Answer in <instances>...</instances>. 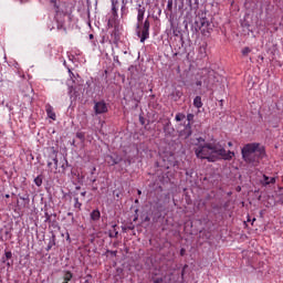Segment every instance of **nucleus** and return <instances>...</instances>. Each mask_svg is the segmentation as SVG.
I'll list each match as a JSON object with an SVG mask.
<instances>
[{
  "instance_id": "43",
  "label": "nucleus",
  "mask_w": 283,
  "mask_h": 283,
  "mask_svg": "<svg viewBox=\"0 0 283 283\" xmlns=\"http://www.w3.org/2000/svg\"><path fill=\"white\" fill-rule=\"evenodd\" d=\"M46 217H48L46 219L50 220V214L46 213Z\"/></svg>"
},
{
  "instance_id": "11",
  "label": "nucleus",
  "mask_w": 283,
  "mask_h": 283,
  "mask_svg": "<svg viewBox=\"0 0 283 283\" xmlns=\"http://www.w3.org/2000/svg\"><path fill=\"white\" fill-rule=\"evenodd\" d=\"M275 177H269L266 175H263V181L262 185L263 187H268V185H275Z\"/></svg>"
},
{
  "instance_id": "23",
  "label": "nucleus",
  "mask_w": 283,
  "mask_h": 283,
  "mask_svg": "<svg viewBox=\"0 0 283 283\" xmlns=\"http://www.w3.org/2000/svg\"><path fill=\"white\" fill-rule=\"evenodd\" d=\"M241 54L243 56H249V54H251V48H249V46L243 48L241 51Z\"/></svg>"
},
{
  "instance_id": "34",
  "label": "nucleus",
  "mask_w": 283,
  "mask_h": 283,
  "mask_svg": "<svg viewBox=\"0 0 283 283\" xmlns=\"http://www.w3.org/2000/svg\"><path fill=\"white\" fill-rule=\"evenodd\" d=\"M228 147H233V143H232V142H229V143H228Z\"/></svg>"
},
{
  "instance_id": "9",
  "label": "nucleus",
  "mask_w": 283,
  "mask_h": 283,
  "mask_svg": "<svg viewBox=\"0 0 283 283\" xmlns=\"http://www.w3.org/2000/svg\"><path fill=\"white\" fill-rule=\"evenodd\" d=\"M45 112L48 117L51 118V120H56V113H54V107H52V105L46 104Z\"/></svg>"
},
{
  "instance_id": "22",
  "label": "nucleus",
  "mask_w": 283,
  "mask_h": 283,
  "mask_svg": "<svg viewBox=\"0 0 283 283\" xmlns=\"http://www.w3.org/2000/svg\"><path fill=\"white\" fill-rule=\"evenodd\" d=\"M81 207H83V203H81L78 201V197L74 198V209H77L78 211H81Z\"/></svg>"
},
{
  "instance_id": "25",
  "label": "nucleus",
  "mask_w": 283,
  "mask_h": 283,
  "mask_svg": "<svg viewBox=\"0 0 283 283\" xmlns=\"http://www.w3.org/2000/svg\"><path fill=\"white\" fill-rule=\"evenodd\" d=\"M34 184L36 185V187H41L43 185V179L41 177H36L34 179Z\"/></svg>"
},
{
  "instance_id": "44",
  "label": "nucleus",
  "mask_w": 283,
  "mask_h": 283,
  "mask_svg": "<svg viewBox=\"0 0 283 283\" xmlns=\"http://www.w3.org/2000/svg\"><path fill=\"white\" fill-rule=\"evenodd\" d=\"M67 216H73V213H72V212H69Z\"/></svg>"
},
{
  "instance_id": "20",
  "label": "nucleus",
  "mask_w": 283,
  "mask_h": 283,
  "mask_svg": "<svg viewBox=\"0 0 283 283\" xmlns=\"http://www.w3.org/2000/svg\"><path fill=\"white\" fill-rule=\"evenodd\" d=\"M107 163L111 165V167H114V165H118V163H120V159H116L113 156H107Z\"/></svg>"
},
{
  "instance_id": "1",
  "label": "nucleus",
  "mask_w": 283,
  "mask_h": 283,
  "mask_svg": "<svg viewBox=\"0 0 283 283\" xmlns=\"http://www.w3.org/2000/svg\"><path fill=\"white\" fill-rule=\"evenodd\" d=\"M193 150L197 158L200 160H207L208 163H216L220 157L223 158V160H232L235 156V153L231 150L227 151V149H224L220 144H200L197 145Z\"/></svg>"
},
{
  "instance_id": "40",
  "label": "nucleus",
  "mask_w": 283,
  "mask_h": 283,
  "mask_svg": "<svg viewBox=\"0 0 283 283\" xmlns=\"http://www.w3.org/2000/svg\"><path fill=\"white\" fill-rule=\"evenodd\" d=\"M90 39H91V40L94 39V34H90Z\"/></svg>"
},
{
  "instance_id": "38",
  "label": "nucleus",
  "mask_w": 283,
  "mask_h": 283,
  "mask_svg": "<svg viewBox=\"0 0 283 283\" xmlns=\"http://www.w3.org/2000/svg\"><path fill=\"white\" fill-rule=\"evenodd\" d=\"M142 125H145V120H143V117H140Z\"/></svg>"
},
{
  "instance_id": "26",
  "label": "nucleus",
  "mask_w": 283,
  "mask_h": 283,
  "mask_svg": "<svg viewBox=\"0 0 283 283\" xmlns=\"http://www.w3.org/2000/svg\"><path fill=\"white\" fill-rule=\"evenodd\" d=\"M167 8H168L169 10H171V8H174V3H172L171 1H169L168 4H167Z\"/></svg>"
},
{
  "instance_id": "2",
  "label": "nucleus",
  "mask_w": 283,
  "mask_h": 283,
  "mask_svg": "<svg viewBox=\"0 0 283 283\" xmlns=\"http://www.w3.org/2000/svg\"><path fill=\"white\" fill-rule=\"evenodd\" d=\"M51 6L54 8V20L57 23V30L63 29L65 23V17L72 14V4L67 2H56V0H49Z\"/></svg>"
},
{
  "instance_id": "15",
  "label": "nucleus",
  "mask_w": 283,
  "mask_h": 283,
  "mask_svg": "<svg viewBox=\"0 0 283 283\" xmlns=\"http://www.w3.org/2000/svg\"><path fill=\"white\" fill-rule=\"evenodd\" d=\"M118 0H113L112 1V12H113V17H118Z\"/></svg>"
},
{
  "instance_id": "4",
  "label": "nucleus",
  "mask_w": 283,
  "mask_h": 283,
  "mask_svg": "<svg viewBox=\"0 0 283 283\" xmlns=\"http://www.w3.org/2000/svg\"><path fill=\"white\" fill-rule=\"evenodd\" d=\"M151 24L149 22V18H147L144 22H138L136 27L137 36L140 39V43H145L147 39H149V29Z\"/></svg>"
},
{
  "instance_id": "7",
  "label": "nucleus",
  "mask_w": 283,
  "mask_h": 283,
  "mask_svg": "<svg viewBox=\"0 0 283 283\" xmlns=\"http://www.w3.org/2000/svg\"><path fill=\"white\" fill-rule=\"evenodd\" d=\"M94 112H95L96 116H98L101 114H107V104L103 101L96 102L94 105Z\"/></svg>"
},
{
  "instance_id": "42",
  "label": "nucleus",
  "mask_w": 283,
  "mask_h": 283,
  "mask_svg": "<svg viewBox=\"0 0 283 283\" xmlns=\"http://www.w3.org/2000/svg\"><path fill=\"white\" fill-rule=\"evenodd\" d=\"M125 10V6L122 7V12Z\"/></svg>"
},
{
  "instance_id": "27",
  "label": "nucleus",
  "mask_w": 283,
  "mask_h": 283,
  "mask_svg": "<svg viewBox=\"0 0 283 283\" xmlns=\"http://www.w3.org/2000/svg\"><path fill=\"white\" fill-rule=\"evenodd\" d=\"M196 85H197V87H202V81H197Z\"/></svg>"
},
{
  "instance_id": "5",
  "label": "nucleus",
  "mask_w": 283,
  "mask_h": 283,
  "mask_svg": "<svg viewBox=\"0 0 283 283\" xmlns=\"http://www.w3.org/2000/svg\"><path fill=\"white\" fill-rule=\"evenodd\" d=\"M177 132L180 136V138H189L193 134V130L191 129V124H179L177 126Z\"/></svg>"
},
{
  "instance_id": "12",
  "label": "nucleus",
  "mask_w": 283,
  "mask_h": 283,
  "mask_svg": "<svg viewBox=\"0 0 283 283\" xmlns=\"http://www.w3.org/2000/svg\"><path fill=\"white\" fill-rule=\"evenodd\" d=\"M118 25H120V23H118V20L116 19V17L111 18L107 22L108 30H112L114 28H118Z\"/></svg>"
},
{
  "instance_id": "8",
  "label": "nucleus",
  "mask_w": 283,
  "mask_h": 283,
  "mask_svg": "<svg viewBox=\"0 0 283 283\" xmlns=\"http://www.w3.org/2000/svg\"><path fill=\"white\" fill-rule=\"evenodd\" d=\"M145 12H147V9L143 4H138L137 7V22L143 23L145 19Z\"/></svg>"
},
{
  "instance_id": "18",
  "label": "nucleus",
  "mask_w": 283,
  "mask_h": 283,
  "mask_svg": "<svg viewBox=\"0 0 283 283\" xmlns=\"http://www.w3.org/2000/svg\"><path fill=\"white\" fill-rule=\"evenodd\" d=\"M193 105L197 107V109H200V107H202V97L196 96L193 99Z\"/></svg>"
},
{
  "instance_id": "24",
  "label": "nucleus",
  "mask_w": 283,
  "mask_h": 283,
  "mask_svg": "<svg viewBox=\"0 0 283 283\" xmlns=\"http://www.w3.org/2000/svg\"><path fill=\"white\" fill-rule=\"evenodd\" d=\"M193 118H196V115L189 113L187 115V120H188V124L191 125V123H193Z\"/></svg>"
},
{
  "instance_id": "31",
  "label": "nucleus",
  "mask_w": 283,
  "mask_h": 283,
  "mask_svg": "<svg viewBox=\"0 0 283 283\" xmlns=\"http://www.w3.org/2000/svg\"><path fill=\"white\" fill-rule=\"evenodd\" d=\"M69 74H70L71 78H73L74 73H73L72 70H70V69H69Z\"/></svg>"
},
{
  "instance_id": "30",
  "label": "nucleus",
  "mask_w": 283,
  "mask_h": 283,
  "mask_svg": "<svg viewBox=\"0 0 283 283\" xmlns=\"http://www.w3.org/2000/svg\"><path fill=\"white\" fill-rule=\"evenodd\" d=\"M48 167H49L50 171H52V161H48Z\"/></svg>"
},
{
  "instance_id": "19",
  "label": "nucleus",
  "mask_w": 283,
  "mask_h": 283,
  "mask_svg": "<svg viewBox=\"0 0 283 283\" xmlns=\"http://www.w3.org/2000/svg\"><path fill=\"white\" fill-rule=\"evenodd\" d=\"M8 260H12V251H7L4 252V256H2L1 262L6 264Z\"/></svg>"
},
{
  "instance_id": "29",
  "label": "nucleus",
  "mask_w": 283,
  "mask_h": 283,
  "mask_svg": "<svg viewBox=\"0 0 283 283\" xmlns=\"http://www.w3.org/2000/svg\"><path fill=\"white\" fill-rule=\"evenodd\" d=\"M114 61L115 63H118V65H120V61L118 60V56H114Z\"/></svg>"
},
{
  "instance_id": "28",
  "label": "nucleus",
  "mask_w": 283,
  "mask_h": 283,
  "mask_svg": "<svg viewBox=\"0 0 283 283\" xmlns=\"http://www.w3.org/2000/svg\"><path fill=\"white\" fill-rule=\"evenodd\" d=\"M163 282H164L163 277H159V279L154 281V283H163Z\"/></svg>"
},
{
  "instance_id": "10",
  "label": "nucleus",
  "mask_w": 283,
  "mask_h": 283,
  "mask_svg": "<svg viewBox=\"0 0 283 283\" xmlns=\"http://www.w3.org/2000/svg\"><path fill=\"white\" fill-rule=\"evenodd\" d=\"M111 36L113 38L114 42L120 41V25L115 27L111 32Z\"/></svg>"
},
{
  "instance_id": "41",
  "label": "nucleus",
  "mask_w": 283,
  "mask_h": 283,
  "mask_svg": "<svg viewBox=\"0 0 283 283\" xmlns=\"http://www.w3.org/2000/svg\"><path fill=\"white\" fill-rule=\"evenodd\" d=\"M50 249H52V245L49 244V245H48V251H50Z\"/></svg>"
},
{
  "instance_id": "36",
  "label": "nucleus",
  "mask_w": 283,
  "mask_h": 283,
  "mask_svg": "<svg viewBox=\"0 0 283 283\" xmlns=\"http://www.w3.org/2000/svg\"><path fill=\"white\" fill-rule=\"evenodd\" d=\"M29 0H20V3H28Z\"/></svg>"
},
{
  "instance_id": "39",
  "label": "nucleus",
  "mask_w": 283,
  "mask_h": 283,
  "mask_svg": "<svg viewBox=\"0 0 283 283\" xmlns=\"http://www.w3.org/2000/svg\"><path fill=\"white\" fill-rule=\"evenodd\" d=\"M7 266H12V263H10V262H7Z\"/></svg>"
},
{
  "instance_id": "37",
  "label": "nucleus",
  "mask_w": 283,
  "mask_h": 283,
  "mask_svg": "<svg viewBox=\"0 0 283 283\" xmlns=\"http://www.w3.org/2000/svg\"><path fill=\"white\" fill-rule=\"evenodd\" d=\"M137 193H138V196H142L143 191L142 190H137Z\"/></svg>"
},
{
  "instance_id": "21",
  "label": "nucleus",
  "mask_w": 283,
  "mask_h": 283,
  "mask_svg": "<svg viewBox=\"0 0 283 283\" xmlns=\"http://www.w3.org/2000/svg\"><path fill=\"white\" fill-rule=\"evenodd\" d=\"M185 118H187V116L182 113H177L176 116H175V120L177 123H180V120H185Z\"/></svg>"
},
{
  "instance_id": "35",
  "label": "nucleus",
  "mask_w": 283,
  "mask_h": 283,
  "mask_svg": "<svg viewBox=\"0 0 283 283\" xmlns=\"http://www.w3.org/2000/svg\"><path fill=\"white\" fill-rule=\"evenodd\" d=\"M180 255H185V249L180 250Z\"/></svg>"
},
{
  "instance_id": "3",
  "label": "nucleus",
  "mask_w": 283,
  "mask_h": 283,
  "mask_svg": "<svg viewBox=\"0 0 283 283\" xmlns=\"http://www.w3.org/2000/svg\"><path fill=\"white\" fill-rule=\"evenodd\" d=\"M241 154L244 163H248V165H258L260 163V156H262V148H260V144L258 143L247 144L241 149Z\"/></svg>"
},
{
  "instance_id": "45",
  "label": "nucleus",
  "mask_w": 283,
  "mask_h": 283,
  "mask_svg": "<svg viewBox=\"0 0 283 283\" xmlns=\"http://www.w3.org/2000/svg\"><path fill=\"white\" fill-rule=\"evenodd\" d=\"M135 202H138V199H136Z\"/></svg>"
},
{
  "instance_id": "6",
  "label": "nucleus",
  "mask_w": 283,
  "mask_h": 283,
  "mask_svg": "<svg viewBox=\"0 0 283 283\" xmlns=\"http://www.w3.org/2000/svg\"><path fill=\"white\" fill-rule=\"evenodd\" d=\"M202 74L208 75L206 78H203V83H205L206 87H212V85H214V83H216V73L213 71L203 69Z\"/></svg>"
},
{
  "instance_id": "13",
  "label": "nucleus",
  "mask_w": 283,
  "mask_h": 283,
  "mask_svg": "<svg viewBox=\"0 0 283 283\" xmlns=\"http://www.w3.org/2000/svg\"><path fill=\"white\" fill-rule=\"evenodd\" d=\"M91 220H93V222H98V220H101V210L95 209L91 212Z\"/></svg>"
},
{
  "instance_id": "16",
  "label": "nucleus",
  "mask_w": 283,
  "mask_h": 283,
  "mask_svg": "<svg viewBox=\"0 0 283 283\" xmlns=\"http://www.w3.org/2000/svg\"><path fill=\"white\" fill-rule=\"evenodd\" d=\"M165 134H174V127H171V122H168L164 125Z\"/></svg>"
},
{
  "instance_id": "17",
  "label": "nucleus",
  "mask_w": 283,
  "mask_h": 283,
  "mask_svg": "<svg viewBox=\"0 0 283 283\" xmlns=\"http://www.w3.org/2000/svg\"><path fill=\"white\" fill-rule=\"evenodd\" d=\"M51 160L53 161L54 169H59V157L56 156V151H53Z\"/></svg>"
},
{
  "instance_id": "14",
  "label": "nucleus",
  "mask_w": 283,
  "mask_h": 283,
  "mask_svg": "<svg viewBox=\"0 0 283 283\" xmlns=\"http://www.w3.org/2000/svg\"><path fill=\"white\" fill-rule=\"evenodd\" d=\"M72 277H74V274H72L71 271L64 272L63 282L62 283H70V282H72Z\"/></svg>"
},
{
  "instance_id": "32",
  "label": "nucleus",
  "mask_w": 283,
  "mask_h": 283,
  "mask_svg": "<svg viewBox=\"0 0 283 283\" xmlns=\"http://www.w3.org/2000/svg\"><path fill=\"white\" fill-rule=\"evenodd\" d=\"M81 196H82V198H85V196H87V191L81 192Z\"/></svg>"
},
{
  "instance_id": "33",
  "label": "nucleus",
  "mask_w": 283,
  "mask_h": 283,
  "mask_svg": "<svg viewBox=\"0 0 283 283\" xmlns=\"http://www.w3.org/2000/svg\"><path fill=\"white\" fill-rule=\"evenodd\" d=\"M76 137H77V138H83V134L77 133V134H76Z\"/></svg>"
}]
</instances>
